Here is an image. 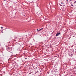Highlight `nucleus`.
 <instances>
[{
  "label": "nucleus",
  "instance_id": "nucleus-15",
  "mask_svg": "<svg viewBox=\"0 0 76 76\" xmlns=\"http://www.w3.org/2000/svg\"><path fill=\"white\" fill-rule=\"evenodd\" d=\"M61 4H63V3H61Z\"/></svg>",
  "mask_w": 76,
  "mask_h": 76
},
{
  "label": "nucleus",
  "instance_id": "nucleus-14",
  "mask_svg": "<svg viewBox=\"0 0 76 76\" xmlns=\"http://www.w3.org/2000/svg\"><path fill=\"white\" fill-rule=\"evenodd\" d=\"M71 6H73V4H72L71 5Z\"/></svg>",
  "mask_w": 76,
  "mask_h": 76
},
{
  "label": "nucleus",
  "instance_id": "nucleus-13",
  "mask_svg": "<svg viewBox=\"0 0 76 76\" xmlns=\"http://www.w3.org/2000/svg\"><path fill=\"white\" fill-rule=\"evenodd\" d=\"M25 59H26H26H27V58H25Z\"/></svg>",
  "mask_w": 76,
  "mask_h": 76
},
{
  "label": "nucleus",
  "instance_id": "nucleus-1",
  "mask_svg": "<svg viewBox=\"0 0 76 76\" xmlns=\"http://www.w3.org/2000/svg\"><path fill=\"white\" fill-rule=\"evenodd\" d=\"M6 50H7L8 51H9V52H10V51H12V47H7L6 48Z\"/></svg>",
  "mask_w": 76,
  "mask_h": 76
},
{
  "label": "nucleus",
  "instance_id": "nucleus-9",
  "mask_svg": "<svg viewBox=\"0 0 76 76\" xmlns=\"http://www.w3.org/2000/svg\"><path fill=\"white\" fill-rule=\"evenodd\" d=\"M1 29H3V27H1Z\"/></svg>",
  "mask_w": 76,
  "mask_h": 76
},
{
  "label": "nucleus",
  "instance_id": "nucleus-4",
  "mask_svg": "<svg viewBox=\"0 0 76 76\" xmlns=\"http://www.w3.org/2000/svg\"><path fill=\"white\" fill-rule=\"evenodd\" d=\"M73 54H69V56H70L71 57H72L73 56Z\"/></svg>",
  "mask_w": 76,
  "mask_h": 76
},
{
  "label": "nucleus",
  "instance_id": "nucleus-16",
  "mask_svg": "<svg viewBox=\"0 0 76 76\" xmlns=\"http://www.w3.org/2000/svg\"><path fill=\"white\" fill-rule=\"evenodd\" d=\"M35 41V40H34V39H33Z\"/></svg>",
  "mask_w": 76,
  "mask_h": 76
},
{
  "label": "nucleus",
  "instance_id": "nucleus-7",
  "mask_svg": "<svg viewBox=\"0 0 76 76\" xmlns=\"http://www.w3.org/2000/svg\"><path fill=\"white\" fill-rule=\"evenodd\" d=\"M38 71L36 72L35 74H36L37 73H38Z\"/></svg>",
  "mask_w": 76,
  "mask_h": 76
},
{
  "label": "nucleus",
  "instance_id": "nucleus-10",
  "mask_svg": "<svg viewBox=\"0 0 76 76\" xmlns=\"http://www.w3.org/2000/svg\"><path fill=\"white\" fill-rule=\"evenodd\" d=\"M63 6H65V5H63Z\"/></svg>",
  "mask_w": 76,
  "mask_h": 76
},
{
  "label": "nucleus",
  "instance_id": "nucleus-5",
  "mask_svg": "<svg viewBox=\"0 0 76 76\" xmlns=\"http://www.w3.org/2000/svg\"><path fill=\"white\" fill-rule=\"evenodd\" d=\"M14 38H15V39H16L17 38V37H16V36H14Z\"/></svg>",
  "mask_w": 76,
  "mask_h": 76
},
{
  "label": "nucleus",
  "instance_id": "nucleus-2",
  "mask_svg": "<svg viewBox=\"0 0 76 76\" xmlns=\"http://www.w3.org/2000/svg\"><path fill=\"white\" fill-rule=\"evenodd\" d=\"M43 30V28H41V29H39V30H38V29H37V31L38 32H39V31H42Z\"/></svg>",
  "mask_w": 76,
  "mask_h": 76
},
{
  "label": "nucleus",
  "instance_id": "nucleus-8",
  "mask_svg": "<svg viewBox=\"0 0 76 76\" xmlns=\"http://www.w3.org/2000/svg\"><path fill=\"white\" fill-rule=\"evenodd\" d=\"M75 3H76V1H75L74 3V4H75Z\"/></svg>",
  "mask_w": 76,
  "mask_h": 76
},
{
  "label": "nucleus",
  "instance_id": "nucleus-12",
  "mask_svg": "<svg viewBox=\"0 0 76 76\" xmlns=\"http://www.w3.org/2000/svg\"><path fill=\"white\" fill-rule=\"evenodd\" d=\"M14 41H16V40H15H15H14Z\"/></svg>",
  "mask_w": 76,
  "mask_h": 76
},
{
  "label": "nucleus",
  "instance_id": "nucleus-6",
  "mask_svg": "<svg viewBox=\"0 0 76 76\" xmlns=\"http://www.w3.org/2000/svg\"><path fill=\"white\" fill-rule=\"evenodd\" d=\"M54 70H55V72H57V69H54Z\"/></svg>",
  "mask_w": 76,
  "mask_h": 76
},
{
  "label": "nucleus",
  "instance_id": "nucleus-11",
  "mask_svg": "<svg viewBox=\"0 0 76 76\" xmlns=\"http://www.w3.org/2000/svg\"><path fill=\"white\" fill-rule=\"evenodd\" d=\"M1 32H2V33H3V31H2Z\"/></svg>",
  "mask_w": 76,
  "mask_h": 76
},
{
  "label": "nucleus",
  "instance_id": "nucleus-3",
  "mask_svg": "<svg viewBox=\"0 0 76 76\" xmlns=\"http://www.w3.org/2000/svg\"><path fill=\"white\" fill-rule=\"evenodd\" d=\"M60 34H61L60 32H57L56 34V36H58V35H59Z\"/></svg>",
  "mask_w": 76,
  "mask_h": 76
}]
</instances>
